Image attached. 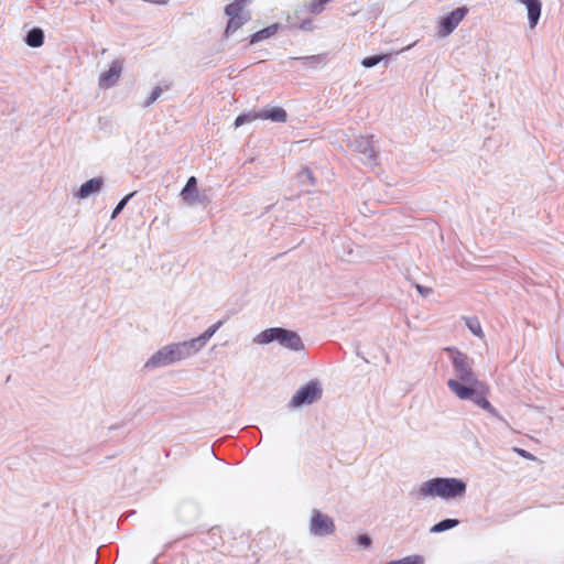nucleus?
Listing matches in <instances>:
<instances>
[{
  "label": "nucleus",
  "instance_id": "obj_1",
  "mask_svg": "<svg viewBox=\"0 0 564 564\" xmlns=\"http://www.w3.org/2000/svg\"><path fill=\"white\" fill-rule=\"evenodd\" d=\"M448 357L453 365L456 379H449L447 387L459 400H470L475 405L486 411L510 427L508 421L500 415L498 410L488 401L489 387L478 379L473 370L474 360L465 352L455 347H446Z\"/></svg>",
  "mask_w": 564,
  "mask_h": 564
},
{
  "label": "nucleus",
  "instance_id": "obj_2",
  "mask_svg": "<svg viewBox=\"0 0 564 564\" xmlns=\"http://www.w3.org/2000/svg\"><path fill=\"white\" fill-rule=\"evenodd\" d=\"M466 482L459 478L436 477L422 485L420 495L423 497L432 496L447 500L456 497H463L466 494Z\"/></svg>",
  "mask_w": 564,
  "mask_h": 564
},
{
  "label": "nucleus",
  "instance_id": "obj_3",
  "mask_svg": "<svg viewBox=\"0 0 564 564\" xmlns=\"http://www.w3.org/2000/svg\"><path fill=\"white\" fill-rule=\"evenodd\" d=\"M195 355L187 340L166 345L155 351L144 364L148 370L171 366Z\"/></svg>",
  "mask_w": 564,
  "mask_h": 564
},
{
  "label": "nucleus",
  "instance_id": "obj_4",
  "mask_svg": "<svg viewBox=\"0 0 564 564\" xmlns=\"http://www.w3.org/2000/svg\"><path fill=\"white\" fill-rule=\"evenodd\" d=\"M253 341L260 345L278 341L283 348L296 352L305 348L301 336L296 332L283 327L267 328L259 333Z\"/></svg>",
  "mask_w": 564,
  "mask_h": 564
},
{
  "label": "nucleus",
  "instance_id": "obj_5",
  "mask_svg": "<svg viewBox=\"0 0 564 564\" xmlns=\"http://www.w3.org/2000/svg\"><path fill=\"white\" fill-rule=\"evenodd\" d=\"M323 397V388L317 379L308 381L302 386L292 397L288 406L290 409L301 408L303 405L312 404Z\"/></svg>",
  "mask_w": 564,
  "mask_h": 564
},
{
  "label": "nucleus",
  "instance_id": "obj_6",
  "mask_svg": "<svg viewBox=\"0 0 564 564\" xmlns=\"http://www.w3.org/2000/svg\"><path fill=\"white\" fill-rule=\"evenodd\" d=\"M249 0H234L225 7V13L229 17L225 35L228 37L250 20L249 13H242V9Z\"/></svg>",
  "mask_w": 564,
  "mask_h": 564
},
{
  "label": "nucleus",
  "instance_id": "obj_7",
  "mask_svg": "<svg viewBox=\"0 0 564 564\" xmlns=\"http://www.w3.org/2000/svg\"><path fill=\"white\" fill-rule=\"evenodd\" d=\"M308 529L310 533L314 536H327L335 533L336 525L332 517L317 509H313Z\"/></svg>",
  "mask_w": 564,
  "mask_h": 564
},
{
  "label": "nucleus",
  "instance_id": "obj_8",
  "mask_svg": "<svg viewBox=\"0 0 564 564\" xmlns=\"http://www.w3.org/2000/svg\"><path fill=\"white\" fill-rule=\"evenodd\" d=\"M468 11L469 9L466 6H462L442 17L437 26L438 36L447 37L451 35L467 15Z\"/></svg>",
  "mask_w": 564,
  "mask_h": 564
},
{
  "label": "nucleus",
  "instance_id": "obj_9",
  "mask_svg": "<svg viewBox=\"0 0 564 564\" xmlns=\"http://www.w3.org/2000/svg\"><path fill=\"white\" fill-rule=\"evenodd\" d=\"M373 135H359L350 143L351 149L365 156L364 163L370 166L378 164V151L373 144Z\"/></svg>",
  "mask_w": 564,
  "mask_h": 564
},
{
  "label": "nucleus",
  "instance_id": "obj_10",
  "mask_svg": "<svg viewBox=\"0 0 564 564\" xmlns=\"http://www.w3.org/2000/svg\"><path fill=\"white\" fill-rule=\"evenodd\" d=\"M123 69V61L116 58L110 63L109 69L101 73L99 76L98 85L101 89H109L113 87L120 79Z\"/></svg>",
  "mask_w": 564,
  "mask_h": 564
},
{
  "label": "nucleus",
  "instance_id": "obj_11",
  "mask_svg": "<svg viewBox=\"0 0 564 564\" xmlns=\"http://www.w3.org/2000/svg\"><path fill=\"white\" fill-rule=\"evenodd\" d=\"M224 321H218L216 324L209 326L202 335L196 338H192L188 341L192 349H194V354H197L207 341L214 336V334L223 326Z\"/></svg>",
  "mask_w": 564,
  "mask_h": 564
},
{
  "label": "nucleus",
  "instance_id": "obj_12",
  "mask_svg": "<svg viewBox=\"0 0 564 564\" xmlns=\"http://www.w3.org/2000/svg\"><path fill=\"white\" fill-rule=\"evenodd\" d=\"M524 4L528 11V22L531 29H534L541 18L542 2L540 0H518Z\"/></svg>",
  "mask_w": 564,
  "mask_h": 564
},
{
  "label": "nucleus",
  "instance_id": "obj_13",
  "mask_svg": "<svg viewBox=\"0 0 564 564\" xmlns=\"http://www.w3.org/2000/svg\"><path fill=\"white\" fill-rule=\"evenodd\" d=\"M104 185V178L101 176L94 177L80 185L76 193V197L79 199L87 198L91 194L98 193Z\"/></svg>",
  "mask_w": 564,
  "mask_h": 564
},
{
  "label": "nucleus",
  "instance_id": "obj_14",
  "mask_svg": "<svg viewBox=\"0 0 564 564\" xmlns=\"http://www.w3.org/2000/svg\"><path fill=\"white\" fill-rule=\"evenodd\" d=\"M258 113V119L271 120L272 122L284 123L288 120V112L282 107L262 109Z\"/></svg>",
  "mask_w": 564,
  "mask_h": 564
},
{
  "label": "nucleus",
  "instance_id": "obj_15",
  "mask_svg": "<svg viewBox=\"0 0 564 564\" xmlns=\"http://www.w3.org/2000/svg\"><path fill=\"white\" fill-rule=\"evenodd\" d=\"M292 61H299L306 68L317 69L325 66L328 62L326 54H317L301 57H291Z\"/></svg>",
  "mask_w": 564,
  "mask_h": 564
},
{
  "label": "nucleus",
  "instance_id": "obj_16",
  "mask_svg": "<svg viewBox=\"0 0 564 564\" xmlns=\"http://www.w3.org/2000/svg\"><path fill=\"white\" fill-rule=\"evenodd\" d=\"M181 196L183 200L187 204H193L197 200L198 192H197V180L195 176H191L185 186L181 192Z\"/></svg>",
  "mask_w": 564,
  "mask_h": 564
},
{
  "label": "nucleus",
  "instance_id": "obj_17",
  "mask_svg": "<svg viewBox=\"0 0 564 564\" xmlns=\"http://www.w3.org/2000/svg\"><path fill=\"white\" fill-rule=\"evenodd\" d=\"M279 28H280L279 23H273L271 25H268L267 28H263V29L257 31L256 33H253L250 36L249 43L251 45H253L260 41L271 37L272 35H274L278 32Z\"/></svg>",
  "mask_w": 564,
  "mask_h": 564
},
{
  "label": "nucleus",
  "instance_id": "obj_18",
  "mask_svg": "<svg viewBox=\"0 0 564 564\" xmlns=\"http://www.w3.org/2000/svg\"><path fill=\"white\" fill-rule=\"evenodd\" d=\"M25 43L30 47L37 48L44 43V32L41 28L31 29L25 36Z\"/></svg>",
  "mask_w": 564,
  "mask_h": 564
},
{
  "label": "nucleus",
  "instance_id": "obj_19",
  "mask_svg": "<svg viewBox=\"0 0 564 564\" xmlns=\"http://www.w3.org/2000/svg\"><path fill=\"white\" fill-rule=\"evenodd\" d=\"M391 59V54H379V55H371L362 58L361 65L366 68H371L378 65L381 62L388 63Z\"/></svg>",
  "mask_w": 564,
  "mask_h": 564
},
{
  "label": "nucleus",
  "instance_id": "obj_20",
  "mask_svg": "<svg viewBox=\"0 0 564 564\" xmlns=\"http://www.w3.org/2000/svg\"><path fill=\"white\" fill-rule=\"evenodd\" d=\"M459 524V520L458 519H444L440 522H437L436 524H434L431 529H430V532L431 533H441V532H444V531H447V530H451L455 527H457Z\"/></svg>",
  "mask_w": 564,
  "mask_h": 564
},
{
  "label": "nucleus",
  "instance_id": "obj_21",
  "mask_svg": "<svg viewBox=\"0 0 564 564\" xmlns=\"http://www.w3.org/2000/svg\"><path fill=\"white\" fill-rule=\"evenodd\" d=\"M170 88H171V84L170 83H164L163 86H161V85L155 86L152 89L150 96L145 99L143 106L144 107L151 106L152 104H154L159 99V97L161 96L163 90H169Z\"/></svg>",
  "mask_w": 564,
  "mask_h": 564
},
{
  "label": "nucleus",
  "instance_id": "obj_22",
  "mask_svg": "<svg viewBox=\"0 0 564 564\" xmlns=\"http://www.w3.org/2000/svg\"><path fill=\"white\" fill-rule=\"evenodd\" d=\"M299 181L302 185H315V177L313 172L308 167H302V170L297 174Z\"/></svg>",
  "mask_w": 564,
  "mask_h": 564
},
{
  "label": "nucleus",
  "instance_id": "obj_23",
  "mask_svg": "<svg viewBox=\"0 0 564 564\" xmlns=\"http://www.w3.org/2000/svg\"><path fill=\"white\" fill-rule=\"evenodd\" d=\"M258 119V113L257 111H253V112H248V113H241L239 115L236 120H235V127L238 128V127H241L242 124L247 123V122H251L253 120Z\"/></svg>",
  "mask_w": 564,
  "mask_h": 564
},
{
  "label": "nucleus",
  "instance_id": "obj_24",
  "mask_svg": "<svg viewBox=\"0 0 564 564\" xmlns=\"http://www.w3.org/2000/svg\"><path fill=\"white\" fill-rule=\"evenodd\" d=\"M332 0H312L308 4V11L313 14H319L324 11L325 4Z\"/></svg>",
  "mask_w": 564,
  "mask_h": 564
},
{
  "label": "nucleus",
  "instance_id": "obj_25",
  "mask_svg": "<svg viewBox=\"0 0 564 564\" xmlns=\"http://www.w3.org/2000/svg\"><path fill=\"white\" fill-rule=\"evenodd\" d=\"M137 192H132L130 194H128L127 196H124L118 204L117 206L115 207V209L112 210V214H111V219H115L121 212L122 209L126 207V205L128 204V202L134 196Z\"/></svg>",
  "mask_w": 564,
  "mask_h": 564
},
{
  "label": "nucleus",
  "instance_id": "obj_26",
  "mask_svg": "<svg viewBox=\"0 0 564 564\" xmlns=\"http://www.w3.org/2000/svg\"><path fill=\"white\" fill-rule=\"evenodd\" d=\"M466 325L474 335H476V336L482 335V329H481V326H480V323L478 322V319L469 318V319H467Z\"/></svg>",
  "mask_w": 564,
  "mask_h": 564
},
{
  "label": "nucleus",
  "instance_id": "obj_27",
  "mask_svg": "<svg viewBox=\"0 0 564 564\" xmlns=\"http://www.w3.org/2000/svg\"><path fill=\"white\" fill-rule=\"evenodd\" d=\"M358 544L364 547H369L372 543L371 538L367 534H360L357 540Z\"/></svg>",
  "mask_w": 564,
  "mask_h": 564
},
{
  "label": "nucleus",
  "instance_id": "obj_28",
  "mask_svg": "<svg viewBox=\"0 0 564 564\" xmlns=\"http://www.w3.org/2000/svg\"><path fill=\"white\" fill-rule=\"evenodd\" d=\"M314 28L313 21L311 19L303 20L299 25L297 29L303 31H312Z\"/></svg>",
  "mask_w": 564,
  "mask_h": 564
},
{
  "label": "nucleus",
  "instance_id": "obj_29",
  "mask_svg": "<svg viewBox=\"0 0 564 564\" xmlns=\"http://www.w3.org/2000/svg\"><path fill=\"white\" fill-rule=\"evenodd\" d=\"M514 452H516L519 456H521V457H523V458H527V459H530V460L535 459L534 455H533V454H531L530 452L525 451V449H522V448H518V447H516V448H514Z\"/></svg>",
  "mask_w": 564,
  "mask_h": 564
},
{
  "label": "nucleus",
  "instance_id": "obj_30",
  "mask_svg": "<svg viewBox=\"0 0 564 564\" xmlns=\"http://www.w3.org/2000/svg\"><path fill=\"white\" fill-rule=\"evenodd\" d=\"M416 290L420 294H422L423 296H427L432 293V289L431 288H427V286H423L421 284H417L416 285Z\"/></svg>",
  "mask_w": 564,
  "mask_h": 564
}]
</instances>
